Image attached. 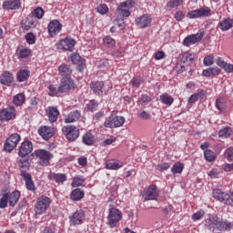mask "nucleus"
<instances>
[{
    "label": "nucleus",
    "mask_w": 233,
    "mask_h": 233,
    "mask_svg": "<svg viewBox=\"0 0 233 233\" xmlns=\"http://www.w3.org/2000/svg\"><path fill=\"white\" fill-rule=\"evenodd\" d=\"M121 219H123V212L113 205H110L107 216V224L109 228H115Z\"/></svg>",
    "instance_id": "nucleus-1"
},
{
    "label": "nucleus",
    "mask_w": 233,
    "mask_h": 233,
    "mask_svg": "<svg viewBox=\"0 0 233 233\" xmlns=\"http://www.w3.org/2000/svg\"><path fill=\"white\" fill-rule=\"evenodd\" d=\"M50 203H52L50 198L46 196L39 197L35 206V214L38 216H41V214H45V212H46V210H48V208H50Z\"/></svg>",
    "instance_id": "nucleus-2"
},
{
    "label": "nucleus",
    "mask_w": 233,
    "mask_h": 233,
    "mask_svg": "<svg viewBox=\"0 0 233 233\" xmlns=\"http://www.w3.org/2000/svg\"><path fill=\"white\" fill-rule=\"evenodd\" d=\"M123 125H125V117L116 116L114 113H112L104 123L106 128H119V127H123Z\"/></svg>",
    "instance_id": "nucleus-3"
},
{
    "label": "nucleus",
    "mask_w": 233,
    "mask_h": 233,
    "mask_svg": "<svg viewBox=\"0 0 233 233\" xmlns=\"http://www.w3.org/2000/svg\"><path fill=\"white\" fill-rule=\"evenodd\" d=\"M35 156L39 161L41 167H48L50 165V159L54 157V155L46 149H37L35 151Z\"/></svg>",
    "instance_id": "nucleus-4"
},
{
    "label": "nucleus",
    "mask_w": 233,
    "mask_h": 233,
    "mask_svg": "<svg viewBox=\"0 0 233 233\" xmlns=\"http://www.w3.org/2000/svg\"><path fill=\"white\" fill-rule=\"evenodd\" d=\"M70 90H76V84L74 83V79H72L70 76L62 77L58 86V92L60 94H65L66 92H70Z\"/></svg>",
    "instance_id": "nucleus-5"
},
{
    "label": "nucleus",
    "mask_w": 233,
    "mask_h": 233,
    "mask_svg": "<svg viewBox=\"0 0 233 233\" xmlns=\"http://www.w3.org/2000/svg\"><path fill=\"white\" fill-rule=\"evenodd\" d=\"M62 134L66 136L68 141H76L79 137V129L76 126H65L62 127Z\"/></svg>",
    "instance_id": "nucleus-6"
},
{
    "label": "nucleus",
    "mask_w": 233,
    "mask_h": 233,
    "mask_svg": "<svg viewBox=\"0 0 233 233\" xmlns=\"http://www.w3.org/2000/svg\"><path fill=\"white\" fill-rule=\"evenodd\" d=\"M21 141V136L17 133L12 134L5 142L4 150L5 152H12Z\"/></svg>",
    "instance_id": "nucleus-7"
},
{
    "label": "nucleus",
    "mask_w": 233,
    "mask_h": 233,
    "mask_svg": "<svg viewBox=\"0 0 233 233\" xmlns=\"http://www.w3.org/2000/svg\"><path fill=\"white\" fill-rule=\"evenodd\" d=\"M130 8H134V1L127 0L118 5L116 12L118 15H121V17H129Z\"/></svg>",
    "instance_id": "nucleus-8"
},
{
    "label": "nucleus",
    "mask_w": 233,
    "mask_h": 233,
    "mask_svg": "<svg viewBox=\"0 0 233 233\" xmlns=\"http://www.w3.org/2000/svg\"><path fill=\"white\" fill-rule=\"evenodd\" d=\"M213 198L221 203H224V205H233L232 196H230L228 193L221 191L220 189H216L213 191Z\"/></svg>",
    "instance_id": "nucleus-9"
},
{
    "label": "nucleus",
    "mask_w": 233,
    "mask_h": 233,
    "mask_svg": "<svg viewBox=\"0 0 233 233\" xmlns=\"http://www.w3.org/2000/svg\"><path fill=\"white\" fill-rule=\"evenodd\" d=\"M212 14V10L208 7H202L200 9L193 10L187 13L188 19H198L199 17H208Z\"/></svg>",
    "instance_id": "nucleus-10"
},
{
    "label": "nucleus",
    "mask_w": 233,
    "mask_h": 233,
    "mask_svg": "<svg viewBox=\"0 0 233 233\" xmlns=\"http://www.w3.org/2000/svg\"><path fill=\"white\" fill-rule=\"evenodd\" d=\"M16 114L17 111L14 106L0 109V121H12V119H15Z\"/></svg>",
    "instance_id": "nucleus-11"
},
{
    "label": "nucleus",
    "mask_w": 233,
    "mask_h": 233,
    "mask_svg": "<svg viewBox=\"0 0 233 233\" xmlns=\"http://www.w3.org/2000/svg\"><path fill=\"white\" fill-rule=\"evenodd\" d=\"M205 37V33L203 31H198L195 35H189L183 40L184 46H190V45H196V43H199L201 39Z\"/></svg>",
    "instance_id": "nucleus-12"
},
{
    "label": "nucleus",
    "mask_w": 233,
    "mask_h": 233,
    "mask_svg": "<svg viewBox=\"0 0 233 233\" xmlns=\"http://www.w3.org/2000/svg\"><path fill=\"white\" fill-rule=\"evenodd\" d=\"M145 201H156L159 198V190L156 185H150L145 191Z\"/></svg>",
    "instance_id": "nucleus-13"
},
{
    "label": "nucleus",
    "mask_w": 233,
    "mask_h": 233,
    "mask_svg": "<svg viewBox=\"0 0 233 233\" xmlns=\"http://www.w3.org/2000/svg\"><path fill=\"white\" fill-rule=\"evenodd\" d=\"M74 46H76V40L70 37H66L65 39L60 40L57 44V48L59 50H66L68 52H72Z\"/></svg>",
    "instance_id": "nucleus-14"
},
{
    "label": "nucleus",
    "mask_w": 233,
    "mask_h": 233,
    "mask_svg": "<svg viewBox=\"0 0 233 233\" xmlns=\"http://www.w3.org/2000/svg\"><path fill=\"white\" fill-rule=\"evenodd\" d=\"M69 221L74 227L82 225L83 221H85V211L81 209L76 210L72 216L69 217Z\"/></svg>",
    "instance_id": "nucleus-15"
},
{
    "label": "nucleus",
    "mask_w": 233,
    "mask_h": 233,
    "mask_svg": "<svg viewBox=\"0 0 233 233\" xmlns=\"http://www.w3.org/2000/svg\"><path fill=\"white\" fill-rule=\"evenodd\" d=\"M90 88L95 94V96H98L99 97L105 96V82L103 81H95L90 84Z\"/></svg>",
    "instance_id": "nucleus-16"
},
{
    "label": "nucleus",
    "mask_w": 233,
    "mask_h": 233,
    "mask_svg": "<svg viewBox=\"0 0 233 233\" xmlns=\"http://www.w3.org/2000/svg\"><path fill=\"white\" fill-rule=\"evenodd\" d=\"M61 28H63V25L58 20H53L47 25L48 34L51 37H55L56 34H59Z\"/></svg>",
    "instance_id": "nucleus-17"
},
{
    "label": "nucleus",
    "mask_w": 233,
    "mask_h": 233,
    "mask_svg": "<svg viewBox=\"0 0 233 233\" xmlns=\"http://www.w3.org/2000/svg\"><path fill=\"white\" fill-rule=\"evenodd\" d=\"M219 224V217L218 215L209 216L208 218L205 220V227L208 228L211 232L218 230V225Z\"/></svg>",
    "instance_id": "nucleus-18"
},
{
    "label": "nucleus",
    "mask_w": 233,
    "mask_h": 233,
    "mask_svg": "<svg viewBox=\"0 0 233 233\" xmlns=\"http://www.w3.org/2000/svg\"><path fill=\"white\" fill-rule=\"evenodd\" d=\"M32 150H34L32 142L28 140L24 141L19 147L18 156H20V157H25V156H28V154H31Z\"/></svg>",
    "instance_id": "nucleus-19"
},
{
    "label": "nucleus",
    "mask_w": 233,
    "mask_h": 233,
    "mask_svg": "<svg viewBox=\"0 0 233 233\" xmlns=\"http://www.w3.org/2000/svg\"><path fill=\"white\" fill-rule=\"evenodd\" d=\"M21 0H6L3 3V9L4 10H19L22 6Z\"/></svg>",
    "instance_id": "nucleus-20"
},
{
    "label": "nucleus",
    "mask_w": 233,
    "mask_h": 233,
    "mask_svg": "<svg viewBox=\"0 0 233 233\" xmlns=\"http://www.w3.org/2000/svg\"><path fill=\"white\" fill-rule=\"evenodd\" d=\"M38 134L43 139L48 141L54 136V128L48 126H42L38 128Z\"/></svg>",
    "instance_id": "nucleus-21"
},
{
    "label": "nucleus",
    "mask_w": 233,
    "mask_h": 233,
    "mask_svg": "<svg viewBox=\"0 0 233 233\" xmlns=\"http://www.w3.org/2000/svg\"><path fill=\"white\" fill-rule=\"evenodd\" d=\"M138 28H148L152 23V17L148 15H144L136 19Z\"/></svg>",
    "instance_id": "nucleus-22"
},
{
    "label": "nucleus",
    "mask_w": 233,
    "mask_h": 233,
    "mask_svg": "<svg viewBox=\"0 0 233 233\" xmlns=\"http://www.w3.org/2000/svg\"><path fill=\"white\" fill-rule=\"evenodd\" d=\"M22 177L25 181V187L31 192H35V184L32 180V175L28 172L22 171Z\"/></svg>",
    "instance_id": "nucleus-23"
},
{
    "label": "nucleus",
    "mask_w": 233,
    "mask_h": 233,
    "mask_svg": "<svg viewBox=\"0 0 233 233\" xmlns=\"http://www.w3.org/2000/svg\"><path fill=\"white\" fill-rule=\"evenodd\" d=\"M218 28H219L221 32H228V30L233 28V19L230 17L224 18L218 23Z\"/></svg>",
    "instance_id": "nucleus-24"
},
{
    "label": "nucleus",
    "mask_w": 233,
    "mask_h": 233,
    "mask_svg": "<svg viewBox=\"0 0 233 233\" xmlns=\"http://www.w3.org/2000/svg\"><path fill=\"white\" fill-rule=\"evenodd\" d=\"M48 179H50V181H55V183H58V185H63V183L66 181L67 177L66 174L50 172L48 175Z\"/></svg>",
    "instance_id": "nucleus-25"
},
{
    "label": "nucleus",
    "mask_w": 233,
    "mask_h": 233,
    "mask_svg": "<svg viewBox=\"0 0 233 233\" xmlns=\"http://www.w3.org/2000/svg\"><path fill=\"white\" fill-rule=\"evenodd\" d=\"M46 116L50 123H56L59 117V109L54 106H48L46 109Z\"/></svg>",
    "instance_id": "nucleus-26"
},
{
    "label": "nucleus",
    "mask_w": 233,
    "mask_h": 233,
    "mask_svg": "<svg viewBox=\"0 0 233 233\" xmlns=\"http://www.w3.org/2000/svg\"><path fill=\"white\" fill-rule=\"evenodd\" d=\"M1 85L10 86L11 83H14V76L8 71H5L0 76Z\"/></svg>",
    "instance_id": "nucleus-27"
},
{
    "label": "nucleus",
    "mask_w": 233,
    "mask_h": 233,
    "mask_svg": "<svg viewBox=\"0 0 233 233\" xmlns=\"http://www.w3.org/2000/svg\"><path fill=\"white\" fill-rule=\"evenodd\" d=\"M233 228V224L232 222L228 221V220H219L218 219V229L217 230H220V231H226V232H230V230H232Z\"/></svg>",
    "instance_id": "nucleus-28"
},
{
    "label": "nucleus",
    "mask_w": 233,
    "mask_h": 233,
    "mask_svg": "<svg viewBox=\"0 0 233 233\" xmlns=\"http://www.w3.org/2000/svg\"><path fill=\"white\" fill-rule=\"evenodd\" d=\"M16 55L18 56L19 59H25V57H28L32 55V50L28 47L20 46L16 49Z\"/></svg>",
    "instance_id": "nucleus-29"
},
{
    "label": "nucleus",
    "mask_w": 233,
    "mask_h": 233,
    "mask_svg": "<svg viewBox=\"0 0 233 233\" xmlns=\"http://www.w3.org/2000/svg\"><path fill=\"white\" fill-rule=\"evenodd\" d=\"M217 65H218V66H220V68H222L226 74H233V65L232 64H228V63L225 62V60L219 58L217 61Z\"/></svg>",
    "instance_id": "nucleus-30"
},
{
    "label": "nucleus",
    "mask_w": 233,
    "mask_h": 233,
    "mask_svg": "<svg viewBox=\"0 0 233 233\" xmlns=\"http://www.w3.org/2000/svg\"><path fill=\"white\" fill-rule=\"evenodd\" d=\"M58 72L62 77L64 76L65 77H70V75L72 74L73 70L72 67H70V66L66 64H62L58 66Z\"/></svg>",
    "instance_id": "nucleus-31"
},
{
    "label": "nucleus",
    "mask_w": 233,
    "mask_h": 233,
    "mask_svg": "<svg viewBox=\"0 0 233 233\" xmlns=\"http://www.w3.org/2000/svg\"><path fill=\"white\" fill-rule=\"evenodd\" d=\"M80 117H81V112L77 110L72 111L65 118V123H76V121H79Z\"/></svg>",
    "instance_id": "nucleus-32"
},
{
    "label": "nucleus",
    "mask_w": 233,
    "mask_h": 233,
    "mask_svg": "<svg viewBox=\"0 0 233 233\" xmlns=\"http://www.w3.org/2000/svg\"><path fill=\"white\" fill-rule=\"evenodd\" d=\"M122 167L123 162L116 159L109 160L106 165V168H107V170H119Z\"/></svg>",
    "instance_id": "nucleus-33"
},
{
    "label": "nucleus",
    "mask_w": 233,
    "mask_h": 233,
    "mask_svg": "<svg viewBox=\"0 0 233 233\" xmlns=\"http://www.w3.org/2000/svg\"><path fill=\"white\" fill-rule=\"evenodd\" d=\"M70 59L74 64H77L80 61L81 65L78 64V70H80V72H82V70H85V60L81 58V56H79V54L71 55Z\"/></svg>",
    "instance_id": "nucleus-34"
},
{
    "label": "nucleus",
    "mask_w": 233,
    "mask_h": 233,
    "mask_svg": "<svg viewBox=\"0 0 233 233\" xmlns=\"http://www.w3.org/2000/svg\"><path fill=\"white\" fill-rule=\"evenodd\" d=\"M85 198V192L79 188L74 189L70 194L72 201H81Z\"/></svg>",
    "instance_id": "nucleus-35"
},
{
    "label": "nucleus",
    "mask_w": 233,
    "mask_h": 233,
    "mask_svg": "<svg viewBox=\"0 0 233 233\" xmlns=\"http://www.w3.org/2000/svg\"><path fill=\"white\" fill-rule=\"evenodd\" d=\"M25 101H26V96L24 93H19L13 98V103L15 106H22V105H25Z\"/></svg>",
    "instance_id": "nucleus-36"
},
{
    "label": "nucleus",
    "mask_w": 233,
    "mask_h": 233,
    "mask_svg": "<svg viewBox=\"0 0 233 233\" xmlns=\"http://www.w3.org/2000/svg\"><path fill=\"white\" fill-rule=\"evenodd\" d=\"M18 166L20 168L21 176H23V172H27L26 170L30 169V162H28V158H22L18 161Z\"/></svg>",
    "instance_id": "nucleus-37"
},
{
    "label": "nucleus",
    "mask_w": 233,
    "mask_h": 233,
    "mask_svg": "<svg viewBox=\"0 0 233 233\" xmlns=\"http://www.w3.org/2000/svg\"><path fill=\"white\" fill-rule=\"evenodd\" d=\"M19 198H21V192L15 190L9 195V205L10 207H15L17 205V201H19Z\"/></svg>",
    "instance_id": "nucleus-38"
},
{
    "label": "nucleus",
    "mask_w": 233,
    "mask_h": 233,
    "mask_svg": "<svg viewBox=\"0 0 233 233\" xmlns=\"http://www.w3.org/2000/svg\"><path fill=\"white\" fill-rule=\"evenodd\" d=\"M16 77H17L18 83H23V82L26 81V79H28V77H30V71L27 69H21L17 73Z\"/></svg>",
    "instance_id": "nucleus-39"
},
{
    "label": "nucleus",
    "mask_w": 233,
    "mask_h": 233,
    "mask_svg": "<svg viewBox=\"0 0 233 233\" xmlns=\"http://www.w3.org/2000/svg\"><path fill=\"white\" fill-rule=\"evenodd\" d=\"M185 168V164L181 162H176L171 167L172 174H181Z\"/></svg>",
    "instance_id": "nucleus-40"
},
{
    "label": "nucleus",
    "mask_w": 233,
    "mask_h": 233,
    "mask_svg": "<svg viewBox=\"0 0 233 233\" xmlns=\"http://www.w3.org/2000/svg\"><path fill=\"white\" fill-rule=\"evenodd\" d=\"M82 141L84 145H86L87 147H92V145H94V135H92V133H86L83 136Z\"/></svg>",
    "instance_id": "nucleus-41"
},
{
    "label": "nucleus",
    "mask_w": 233,
    "mask_h": 233,
    "mask_svg": "<svg viewBox=\"0 0 233 233\" xmlns=\"http://www.w3.org/2000/svg\"><path fill=\"white\" fill-rule=\"evenodd\" d=\"M160 100L163 105H167V106H170L172 103H174V98L167 93H164L160 96Z\"/></svg>",
    "instance_id": "nucleus-42"
},
{
    "label": "nucleus",
    "mask_w": 233,
    "mask_h": 233,
    "mask_svg": "<svg viewBox=\"0 0 233 233\" xmlns=\"http://www.w3.org/2000/svg\"><path fill=\"white\" fill-rule=\"evenodd\" d=\"M83 183H85V178L81 176H76L73 177L71 187L73 188H76L77 187H83Z\"/></svg>",
    "instance_id": "nucleus-43"
},
{
    "label": "nucleus",
    "mask_w": 233,
    "mask_h": 233,
    "mask_svg": "<svg viewBox=\"0 0 233 233\" xmlns=\"http://www.w3.org/2000/svg\"><path fill=\"white\" fill-rule=\"evenodd\" d=\"M232 136V128L229 127H223L222 129L219 130L218 132V137H230Z\"/></svg>",
    "instance_id": "nucleus-44"
},
{
    "label": "nucleus",
    "mask_w": 233,
    "mask_h": 233,
    "mask_svg": "<svg viewBox=\"0 0 233 233\" xmlns=\"http://www.w3.org/2000/svg\"><path fill=\"white\" fill-rule=\"evenodd\" d=\"M204 157H205L206 161L212 163L213 161H216V153H214L210 149H206L204 151Z\"/></svg>",
    "instance_id": "nucleus-45"
},
{
    "label": "nucleus",
    "mask_w": 233,
    "mask_h": 233,
    "mask_svg": "<svg viewBox=\"0 0 233 233\" xmlns=\"http://www.w3.org/2000/svg\"><path fill=\"white\" fill-rule=\"evenodd\" d=\"M194 59H196V56L193 55L192 53H185L180 57L181 63H192Z\"/></svg>",
    "instance_id": "nucleus-46"
},
{
    "label": "nucleus",
    "mask_w": 233,
    "mask_h": 233,
    "mask_svg": "<svg viewBox=\"0 0 233 233\" xmlns=\"http://www.w3.org/2000/svg\"><path fill=\"white\" fill-rule=\"evenodd\" d=\"M35 26V23L34 20H25L22 22V28L25 31L28 32L29 30H32Z\"/></svg>",
    "instance_id": "nucleus-47"
},
{
    "label": "nucleus",
    "mask_w": 233,
    "mask_h": 233,
    "mask_svg": "<svg viewBox=\"0 0 233 233\" xmlns=\"http://www.w3.org/2000/svg\"><path fill=\"white\" fill-rule=\"evenodd\" d=\"M216 107L218 110H219V112H223V110L227 108V102L225 101V98H218L216 100Z\"/></svg>",
    "instance_id": "nucleus-48"
},
{
    "label": "nucleus",
    "mask_w": 233,
    "mask_h": 233,
    "mask_svg": "<svg viewBox=\"0 0 233 233\" xmlns=\"http://www.w3.org/2000/svg\"><path fill=\"white\" fill-rule=\"evenodd\" d=\"M32 15L36 19H43V15H45V10L42 7H36L32 12Z\"/></svg>",
    "instance_id": "nucleus-49"
},
{
    "label": "nucleus",
    "mask_w": 233,
    "mask_h": 233,
    "mask_svg": "<svg viewBox=\"0 0 233 233\" xmlns=\"http://www.w3.org/2000/svg\"><path fill=\"white\" fill-rule=\"evenodd\" d=\"M96 12L100 14V15L108 14V5H106V4L98 5L96 7Z\"/></svg>",
    "instance_id": "nucleus-50"
},
{
    "label": "nucleus",
    "mask_w": 233,
    "mask_h": 233,
    "mask_svg": "<svg viewBox=\"0 0 233 233\" xmlns=\"http://www.w3.org/2000/svg\"><path fill=\"white\" fill-rule=\"evenodd\" d=\"M97 106H99V104H97V101L96 100H90L86 105V108L89 112H96Z\"/></svg>",
    "instance_id": "nucleus-51"
},
{
    "label": "nucleus",
    "mask_w": 233,
    "mask_h": 233,
    "mask_svg": "<svg viewBox=\"0 0 233 233\" xmlns=\"http://www.w3.org/2000/svg\"><path fill=\"white\" fill-rule=\"evenodd\" d=\"M9 198L10 195L8 193L4 194V196L0 198V208H6Z\"/></svg>",
    "instance_id": "nucleus-52"
},
{
    "label": "nucleus",
    "mask_w": 233,
    "mask_h": 233,
    "mask_svg": "<svg viewBox=\"0 0 233 233\" xmlns=\"http://www.w3.org/2000/svg\"><path fill=\"white\" fill-rule=\"evenodd\" d=\"M183 5V0H170L167 6V8H177V6H181Z\"/></svg>",
    "instance_id": "nucleus-53"
},
{
    "label": "nucleus",
    "mask_w": 233,
    "mask_h": 233,
    "mask_svg": "<svg viewBox=\"0 0 233 233\" xmlns=\"http://www.w3.org/2000/svg\"><path fill=\"white\" fill-rule=\"evenodd\" d=\"M151 99L150 96L147 95H141L138 98V103L143 106H146L148 103H150Z\"/></svg>",
    "instance_id": "nucleus-54"
},
{
    "label": "nucleus",
    "mask_w": 233,
    "mask_h": 233,
    "mask_svg": "<svg viewBox=\"0 0 233 233\" xmlns=\"http://www.w3.org/2000/svg\"><path fill=\"white\" fill-rule=\"evenodd\" d=\"M25 41L28 45H35V35L34 33H27L25 35Z\"/></svg>",
    "instance_id": "nucleus-55"
},
{
    "label": "nucleus",
    "mask_w": 233,
    "mask_h": 233,
    "mask_svg": "<svg viewBox=\"0 0 233 233\" xmlns=\"http://www.w3.org/2000/svg\"><path fill=\"white\" fill-rule=\"evenodd\" d=\"M138 117H140V119H143L144 121H148L152 119V115L148 114L147 111H142L138 113Z\"/></svg>",
    "instance_id": "nucleus-56"
},
{
    "label": "nucleus",
    "mask_w": 233,
    "mask_h": 233,
    "mask_svg": "<svg viewBox=\"0 0 233 233\" xmlns=\"http://www.w3.org/2000/svg\"><path fill=\"white\" fill-rule=\"evenodd\" d=\"M205 212L203 210H199L193 214L192 219L193 221H199L202 218H204Z\"/></svg>",
    "instance_id": "nucleus-57"
},
{
    "label": "nucleus",
    "mask_w": 233,
    "mask_h": 233,
    "mask_svg": "<svg viewBox=\"0 0 233 233\" xmlns=\"http://www.w3.org/2000/svg\"><path fill=\"white\" fill-rule=\"evenodd\" d=\"M204 65L205 66H211V65H214V56L212 55H209L204 58Z\"/></svg>",
    "instance_id": "nucleus-58"
},
{
    "label": "nucleus",
    "mask_w": 233,
    "mask_h": 233,
    "mask_svg": "<svg viewBox=\"0 0 233 233\" xmlns=\"http://www.w3.org/2000/svg\"><path fill=\"white\" fill-rule=\"evenodd\" d=\"M170 168V164L168 163H162L157 165V170L159 172H165Z\"/></svg>",
    "instance_id": "nucleus-59"
},
{
    "label": "nucleus",
    "mask_w": 233,
    "mask_h": 233,
    "mask_svg": "<svg viewBox=\"0 0 233 233\" xmlns=\"http://www.w3.org/2000/svg\"><path fill=\"white\" fill-rule=\"evenodd\" d=\"M104 43L107 46L111 47V46H114V45H116V40H114V38H112L110 36H106L104 38Z\"/></svg>",
    "instance_id": "nucleus-60"
},
{
    "label": "nucleus",
    "mask_w": 233,
    "mask_h": 233,
    "mask_svg": "<svg viewBox=\"0 0 233 233\" xmlns=\"http://www.w3.org/2000/svg\"><path fill=\"white\" fill-rule=\"evenodd\" d=\"M48 88H49V96L51 97L57 96V92H59V89L55 87L54 85H50Z\"/></svg>",
    "instance_id": "nucleus-61"
},
{
    "label": "nucleus",
    "mask_w": 233,
    "mask_h": 233,
    "mask_svg": "<svg viewBox=\"0 0 233 233\" xmlns=\"http://www.w3.org/2000/svg\"><path fill=\"white\" fill-rule=\"evenodd\" d=\"M225 156L228 161L233 160V148L229 147L225 151Z\"/></svg>",
    "instance_id": "nucleus-62"
},
{
    "label": "nucleus",
    "mask_w": 233,
    "mask_h": 233,
    "mask_svg": "<svg viewBox=\"0 0 233 233\" xmlns=\"http://www.w3.org/2000/svg\"><path fill=\"white\" fill-rule=\"evenodd\" d=\"M208 176L209 177H211L212 179H216V177H218L219 176V171H218V169L213 168L208 172Z\"/></svg>",
    "instance_id": "nucleus-63"
},
{
    "label": "nucleus",
    "mask_w": 233,
    "mask_h": 233,
    "mask_svg": "<svg viewBox=\"0 0 233 233\" xmlns=\"http://www.w3.org/2000/svg\"><path fill=\"white\" fill-rule=\"evenodd\" d=\"M155 59L157 61H159L161 59H165V53L163 51H157L156 54H155Z\"/></svg>",
    "instance_id": "nucleus-64"
}]
</instances>
